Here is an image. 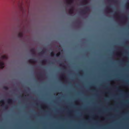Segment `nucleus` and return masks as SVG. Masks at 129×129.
<instances>
[{
	"mask_svg": "<svg viewBox=\"0 0 129 129\" xmlns=\"http://www.w3.org/2000/svg\"><path fill=\"white\" fill-rule=\"evenodd\" d=\"M90 11V9L89 7H85V10H83L81 12V13L83 14H85L88 11Z\"/></svg>",
	"mask_w": 129,
	"mask_h": 129,
	"instance_id": "obj_1",
	"label": "nucleus"
},
{
	"mask_svg": "<svg viewBox=\"0 0 129 129\" xmlns=\"http://www.w3.org/2000/svg\"><path fill=\"white\" fill-rule=\"evenodd\" d=\"M4 67V63L3 61L0 60V68L3 69Z\"/></svg>",
	"mask_w": 129,
	"mask_h": 129,
	"instance_id": "obj_2",
	"label": "nucleus"
},
{
	"mask_svg": "<svg viewBox=\"0 0 129 129\" xmlns=\"http://www.w3.org/2000/svg\"><path fill=\"white\" fill-rule=\"evenodd\" d=\"M34 59H29L28 60V62L30 63H34L36 62V61L34 60Z\"/></svg>",
	"mask_w": 129,
	"mask_h": 129,
	"instance_id": "obj_3",
	"label": "nucleus"
},
{
	"mask_svg": "<svg viewBox=\"0 0 129 129\" xmlns=\"http://www.w3.org/2000/svg\"><path fill=\"white\" fill-rule=\"evenodd\" d=\"M30 51L33 54L35 55V51L34 48H33L31 49Z\"/></svg>",
	"mask_w": 129,
	"mask_h": 129,
	"instance_id": "obj_4",
	"label": "nucleus"
},
{
	"mask_svg": "<svg viewBox=\"0 0 129 129\" xmlns=\"http://www.w3.org/2000/svg\"><path fill=\"white\" fill-rule=\"evenodd\" d=\"M73 7H71L69 10V13L70 14H72L73 13Z\"/></svg>",
	"mask_w": 129,
	"mask_h": 129,
	"instance_id": "obj_5",
	"label": "nucleus"
},
{
	"mask_svg": "<svg viewBox=\"0 0 129 129\" xmlns=\"http://www.w3.org/2000/svg\"><path fill=\"white\" fill-rule=\"evenodd\" d=\"M1 58L2 59H7L8 58V57L6 55H3L2 56Z\"/></svg>",
	"mask_w": 129,
	"mask_h": 129,
	"instance_id": "obj_6",
	"label": "nucleus"
},
{
	"mask_svg": "<svg viewBox=\"0 0 129 129\" xmlns=\"http://www.w3.org/2000/svg\"><path fill=\"white\" fill-rule=\"evenodd\" d=\"M13 101V100L12 99H9L7 100V102L9 104H12Z\"/></svg>",
	"mask_w": 129,
	"mask_h": 129,
	"instance_id": "obj_7",
	"label": "nucleus"
},
{
	"mask_svg": "<svg viewBox=\"0 0 129 129\" xmlns=\"http://www.w3.org/2000/svg\"><path fill=\"white\" fill-rule=\"evenodd\" d=\"M23 36V33L22 32L19 33L18 34V37L19 38H22Z\"/></svg>",
	"mask_w": 129,
	"mask_h": 129,
	"instance_id": "obj_8",
	"label": "nucleus"
},
{
	"mask_svg": "<svg viewBox=\"0 0 129 129\" xmlns=\"http://www.w3.org/2000/svg\"><path fill=\"white\" fill-rule=\"evenodd\" d=\"M47 62V60L46 59H44L41 61V62L43 64L45 63L46 62Z\"/></svg>",
	"mask_w": 129,
	"mask_h": 129,
	"instance_id": "obj_9",
	"label": "nucleus"
},
{
	"mask_svg": "<svg viewBox=\"0 0 129 129\" xmlns=\"http://www.w3.org/2000/svg\"><path fill=\"white\" fill-rule=\"evenodd\" d=\"M0 103H2V104L1 105L2 106H3L4 103V100H2L0 101Z\"/></svg>",
	"mask_w": 129,
	"mask_h": 129,
	"instance_id": "obj_10",
	"label": "nucleus"
},
{
	"mask_svg": "<svg viewBox=\"0 0 129 129\" xmlns=\"http://www.w3.org/2000/svg\"><path fill=\"white\" fill-rule=\"evenodd\" d=\"M3 88L6 90H7L8 89V87L6 86H4L3 87Z\"/></svg>",
	"mask_w": 129,
	"mask_h": 129,
	"instance_id": "obj_11",
	"label": "nucleus"
},
{
	"mask_svg": "<svg viewBox=\"0 0 129 129\" xmlns=\"http://www.w3.org/2000/svg\"><path fill=\"white\" fill-rule=\"evenodd\" d=\"M4 109H8V106L7 105H5L4 106Z\"/></svg>",
	"mask_w": 129,
	"mask_h": 129,
	"instance_id": "obj_12",
	"label": "nucleus"
},
{
	"mask_svg": "<svg viewBox=\"0 0 129 129\" xmlns=\"http://www.w3.org/2000/svg\"><path fill=\"white\" fill-rule=\"evenodd\" d=\"M60 52H59L58 53H57L55 54L56 56L57 57H58L60 55Z\"/></svg>",
	"mask_w": 129,
	"mask_h": 129,
	"instance_id": "obj_13",
	"label": "nucleus"
},
{
	"mask_svg": "<svg viewBox=\"0 0 129 129\" xmlns=\"http://www.w3.org/2000/svg\"><path fill=\"white\" fill-rule=\"evenodd\" d=\"M45 51L44 50H43L40 52V54H42L45 53Z\"/></svg>",
	"mask_w": 129,
	"mask_h": 129,
	"instance_id": "obj_14",
	"label": "nucleus"
},
{
	"mask_svg": "<svg viewBox=\"0 0 129 129\" xmlns=\"http://www.w3.org/2000/svg\"><path fill=\"white\" fill-rule=\"evenodd\" d=\"M51 55V56H53L55 55V54L54 52H52L50 53Z\"/></svg>",
	"mask_w": 129,
	"mask_h": 129,
	"instance_id": "obj_15",
	"label": "nucleus"
},
{
	"mask_svg": "<svg viewBox=\"0 0 129 129\" xmlns=\"http://www.w3.org/2000/svg\"><path fill=\"white\" fill-rule=\"evenodd\" d=\"M83 3H87V0H83Z\"/></svg>",
	"mask_w": 129,
	"mask_h": 129,
	"instance_id": "obj_16",
	"label": "nucleus"
},
{
	"mask_svg": "<svg viewBox=\"0 0 129 129\" xmlns=\"http://www.w3.org/2000/svg\"><path fill=\"white\" fill-rule=\"evenodd\" d=\"M107 9L108 10H109V11H111V10H110V8L109 7V6L107 7Z\"/></svg>",
	"mask_w": 129,
	"mask_h": 129,
	"instance_id": "obj_17",
	"label": "nucleus"
},
{
	"mask_svg": "<svg viewBox=\"0 0 129 129\" xmlns=\"http://www.w3.org/2000/svg\"><path fill=\"white\" fill-rule=\"evenodd\" d=\"M62 77H64L65 78H66V77L65 76H64V74H62Z\"/></svg>",
	"mask_w": 129,
	"mask_h": 129,
	"instance_id": "obj_18",
	"label": "nucleus"
},
{
	"mask_svg": "<svg viewBox=\"0 0 129 129\" xmlns=\"http://www.w3.org/2000/svg\"><path fill=\"white\" fill-rule=\"evenodd\" d=\"M113 1L115 3H116L117 2V0H114Z\"/></svg>",
	"mask_w": 129,
	"mask_h": 129,
	"instance_id": "obj_19",
	"label": "nucleus"
},
{
	"mask_svg": "<svg viewBox=\"0 0 129 129\" xmlns=\"http://www.w3.org/2000/svg\"><path fill=\"white\" fill-rule=\"evenodd\" d=\"M39 75L42 78L43 77V76L42 75V74H39Z\"/></svg>",
	"mask_w": 129,
	"mask_h": 129,
	"instance_id": "obj_20",
	"label": "nucleus"
},
{
	"mask_svg": "<svg viewBox=\"0 0 129 129\" xmlns=\"http://www.w3.org/2000/svg\"><path fill=\"white\" fill-rule=\"evenodd\" d=\"M123 18L124 19H126L127 18L126 16H124L123 17Z\"/></svg>",
	"mask_w": 129,
	"mask_h": 129,
	"instance_id": "obj_21",
	"label": "nucleus"
},
{
	"mask_svg": "<svg viewBox=\"0 0 129 129\" xmlns=\"http://www.w3.org/2000/svg\"><path fill=\"white\" fill-rule=\"evenodd\" d=\"M126 7L127 8H128L129 7L128 5H126Z\"/></svg>",
	"mask_w": 129,
	"mask_h": 129,
	"instance_id": "obj_22",
	"label": "nucleus"
},
{
	"mask_svg": "<svg viewBox=\"0 0 129 129\" xmlns=\"http://www.w3.org/2000/svg\"><path fill=\"white\" fill-rule=\"evenodd\" d=\"M62 63H61V64H60V66H62Z\"/></svg>",
	"mask_w": 129,
	"mask_h": 129,
	"instance_id": "obj_23",
	"label": "nucleus"
},
{
	"mask_svg": "<svg viewBox=\"0 0 129 129\" xmlns=\"http://www.w3.org/2000/svg\"><path fill=\"white\" fill-rule=\"evenodd\" d=\"M114 14H116V15H117V13H116V12H115Z\"/></svg>",
	"mask_w": 129,
	"mask_h": 129,
	"instance_id": "obj_24",
	"label": "nucleus"
},
{
	"mask_svg": "<svg viewBox=\"0 0 129 129\" xmlns=\"http://www.w3.org/2000/svg\"><path fill=\"white\" fill-rule=\"evenodd\" d=\"M80 71H81V72H83V70H81Z\"/></svg>",
	"mask_w": 129,
	"mask_h": 129,
	"instance_id": "obj_25",
	"label": "nucleus"
},
{
	"mask_svg": "<svg viewBox=\"0 0 129 129\" xmlns=\"http://www.w3.org/2000/svg\"><path fill=\"white\" fill-rule=\"evenodd\" d=\"M45 107H47V106H45Z\"/></svg>",
	"mask_w": 129,
	"mask_h": 129,
	"instance_id": "obj_26",
	"label": "nucleus"
},
{
	"mask_svg": "<svg viewBox=\"0 0 129 129\" xmlns=\"http://www.w3.org/2000/svg\"><path fill=\"white\" fill-rule=\"evenodd\" d=\"M128 4H129V3H128Z\"/></svg>",
	"mask_w": 129,
	"mask_h": 129,
	"instance_id": "obj_27",
	"label": "nucleus"
}]
</instances>
